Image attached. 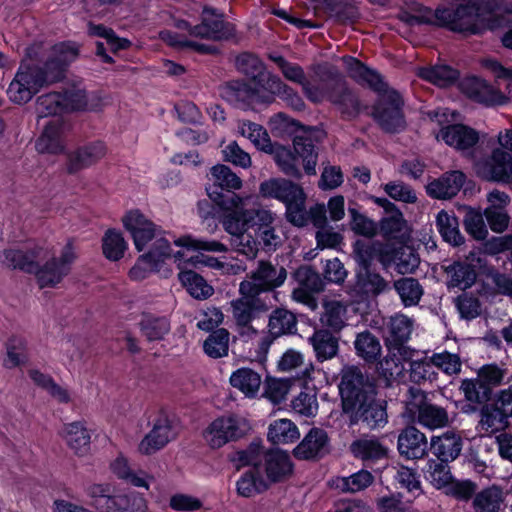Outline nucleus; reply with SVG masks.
Here are the masks:
<instances>
[{
  "label": "nucleus",
  "instance_id": "obj_46",
  "mask_svg": "<svg viewBox=\"0 0 512 512\" xmlns=\"http://www.w3.org/2000/svg\"><path fill=\"white\" fill-rule=\"evenodd\" d=\"M393 288L405 308L417 306L424 295V289L419 280L413 277H402L395 280Z\"/></svg>",
  "mask_w": 512,
  "mask_h": 512
},
{
  "label": "nucleus",
  "instance_id": "obj_56",
  "mask_svg": "<svg viewBox=\"0 0 512 512\" xmlns=\"http://www.w3.org/2000/svg\"><path fill=\"white\" fill-rule=\"evenodd\" d=\"M379 202H384L387 211L391 214L383 217L380 221L379 229L381 234L386 238H396L403 230L405 220L402 213L395 208V205L387 199H379Z\"/></svg>",
  "mask_w": 512,
  "mask_h": 512
},
{
  "label": "nucleus",
  "instance_id": "obj_10",
  "mask_svg": "<svg viewBox=\"0 0 512 512\" xmlns=\"http://www.w3.org/2000/svg\"><path fill=\"white\" fill-rule=\"evenodd\" d=\"M286 278L287 271L283 266L261 260L251 271L249 279L240 283L239 292L262 296L264 293L274 292L275 289L281 287Z\"/></svg>",
  "mask_w": 512,
  "mask_h": 512
},
{
  "label": "nucleus",
  "instance_id": "obj_21",
  "mask_svg": "<svg viewBox=\"0 0 512 512\" xmlns=\"http://www.w3.org/2000/svg\"><path fill=\"white\" fill-rule=\"evenodd\" d=\"M176 435L173 421L166 413L161 412L154 420L150 432L139 443V452L143 455L154 454L175 439Z\"/></svg>",
  "mask_w": 512,
  "mask_h": 512
},
{
  "label": "nucleus",
  "instance_id": "obj_15",
  "mask_svg": "<svg viewBox=\"0 0 512 512\" xmlns=\"http://www.w3.org/2000/svg\"><path fill=\"white\" fill-rule=\"evenodd\" d=\"M235 31V26L224 20L223 13L213 7L204 6L201 22L191 28V36L221 41L234 37Z\"/></svg>",
  "mask_w": 512,
  "mask_h": 512
},
{
  "label": "nucleus",
  "instance_id": "obj_50",
  "mask_svg": "<svg viewBox=\"0 0 512 512\" xmlns=\"http://www.w3.org/2000/svg\"><path fill=\"white\" fill-rule=\"evenodd\" d=\"M104 512H147V502L139 493L117 494L107 500Z\"/></svg>",
  "mask_w": 512,
  "mask_h": 512
},
{
  "label": "nucleus",
  "instance_id": "obj_37",
  "mask_svg": "<svg viewBox=\"0 0 512 512\" xmlns=\"http://www.w3.org/2000/svg\"><path fill=\"white\" fill-rule=\"evenodd\" d=\"M268 488L269 483L262 474V465L249 467L236 481L237 494L244 498L254 497Z\"/></svg>",
  "mask_w": 512,
  "mask_h": 512
},
{
  "label": "nucleus",
  "instance_id": "obj_42",
  "mask_svg": "<svg viewBox=\"0 0 512 512\" xmlns=\"http://www.w3.org/2000/svg\"><path fill=\"white\" fill-rule=\"evenodd\" d=\"M265 91L266 94H271L274 99L276 96L279 97L288 107L295 111H303L306 107L300 94L283 82L278 75L269 77L268 86L265 87Z\"/></svg>",
  "mask_w": 512,
  "mask_h": 512
},
{
  "label": "nucleus",
  "instance_id": "obj_2",
  "mask_svg": "<svg viewBox=\"0 0 512 512\" xmlns=\"http://www.w3.org/2000/svg\"><path fill=\"white\" fill-rule=\"evenodd\" d=\"M272 130L284 131L292 127H300V124L284 113H278L270 119ZM320 131L312 127H302L293 138L294 152L288 147L272 143L266 153L273 155V159L280 170L287 176L299 179L302 174L299 169V158H302L303 168L307 175L316 174L318 152L315 142L319 139Z\"/></svg>",
  "mask_w": 512,
  "mask_h": 512
},
{
  "label": "nucleus",
  "instance_id": "obj_58",
  "mask_svg": "<svg viewBox=\"0 0 512 512\" xmlns=\"http://www.w3.org/2000/svg\"><path fill=\"white\" fill-rule=\"evenodd\" d=\"M36 112L39 118L66 112L62 92H49L40 95L36 99Z\"/></svg>",
  "mask_w": 512,
  "mask_h": 512
},
{
  "label": "nucleus",
  "instance_id": "obj_64",
  "mask_svg": "<svg viewBox=\"0 0 512 512\" xmlns=\"http://www.w3.org/2000/svg\"><path fill=\"white\" fill-rule=\"evenodd\" d=\"M229 332L220 328L213 331L204 341L203 349L212 358H221L228 354Z\"/></svg>",
  "mask_w": 512,
  "mask_h": 512
},
{
  "label": "nucleus",
  "instance_id": "obj_41",
  "mask_svg": "<svg viewBox=\"0 0 512 512\" xmlns=\"http://www.w3.org/2000/svg\"><path fill=\"white\" fill-rule=\"evenodd\" d=\"M308 342L319 362L333 359L339 352V338L327 329L315 330Z\"/></svg>",
  "mask_w": 512,
  "mask_h": 512
},
{
  "label": "nucleus",
  "instance_id": "obj_61",
  "mask_svg": "<svg viewBox=\"0 0 512 512\" xmlns=\"http://www.w3.org/2000/svg\"><path fill=\"white\" fill-rule=\"evenodd\" d=\"M421 76L437 86L447 87L458 80L459 72L448 65H435L423 69Z\"/></svg>",
  "mask_w": 512,
  "mask_h": 512
},
{
  "label": "nucleus",
  "instance_id": "obj_1",
  "mask_svg": "<svg viewBox=\"0 0 512 512\" xmlns=\"http://www.w3.org/2000/svg\"><path fill=\"white\" fill-rule=\"evenodd\" d=\"M339 390L350 424L361 422L376 429L387 423L386 402L377 398L376 386L358 367L351 366L343 371Z\"/></svg>",
  "mask_w": 512,
  "mask_h": 512
},
{
  "label": "nucleus",
  "instance_id": "obj_6",
  "mask_svg": "<svg viewBox=\"0 0 512 512\" xmlns=\"http://www.w3.org/2000/svg\"><path fill=\"white\" fill-rule=\"evenodd\" d=\"M40 46L31 45L26 54L30 61L38 59ZM51 85L40 69V64L23 62L7 88L9 100L18 105L28 103L41 88Z\"/></svg>",
  "mask_w": 512,
  "mask_h": 512
},
{
  "label": "nucleus",
  "instance_id": "obj_20",
  "mask_svg": "<svg viewBox=\"0 0 512 512\" xmlns=\"http://www.w3.org/2000/svg\"><path fill=\"white\" fill-rule=\"evenodd\" d=\"M459 390L464 395V400L458 404L460 411L466 415L479 413L481 419L482 410L492 399L491 389L476 377L463 379Z\"/></svg>",
  "mask_w": 512,
  "mask_h": 512
},
{
  "label": "nucleus",
  "instance_id": "obj_7",
  "mask_svg": "<svg viewBox=\"0 0 512 512\" xmlns=\"http://www.w3.org/2000/svg\"><path fill=\"white\" fill-rule=\"evenodd\" d=\"M231 301V311L238 333L248 338L257 335L258 331L251 325L252 321L268 312L272 302L267 296L245 294Z\"/></svg>",
  "mask_w": 512,
  "mask_h": 512
},
{
  "label": "nucleus",
  "instance_id": "obj_54",
  "mask_svg": "<svg viewBox=\"0 0 512 512\" xmlns=\"http://www.w3.org/2000/svg\"><path fill=\"white\" fill-rule=\"evenodd\" d=\"M300 436L298 427L289 419H277L268 428L267 439L273 444H287Z\"/></svg>",
  "mask_w": 512,
  "mask_h": 512
},
{
  "label": "nucleus",
  "instance_id": "obj_13",
  "mask_svg": "<svg viewBox=\"0 0 512 512\" xmlns=\"http://www.w3.org/2000/svg\"><path fill=\"white\" fill-rule=\"evenodd\" d=\"M250 429L249 422L242 417L221 416L209 424L204 431V438L211 448L216 449L243 438Z\"/></svg>",
  "mask_w": 512,
  "mask_h": 512
},
{
  "label": "nucleus",
  "instance_id": "obj_35",
  "mask_svg": "<svg viewBox=\"0 0 512 512\" xmlns=\"http://www.w3.org/2000/svg\"><path fill=\"white\" fill-rule=\"evenodd\" d=\"M398 451L407 459H420L428 451L427 438L413 426H408L398 436Z\"/></svg>",
  "mask_w": 512,
  "mask_h": 512
},
{
  "label": "nucleus",
  "instance_id": "obj_11",
  "mask_svg": "<svg viewBox=\"0 0 512 512\" xmlns=\"http://www.w3.org/2000/svg\"><path fill=\"white\" fill-rule=\"evenodd\" d=\"M507 388L499 390L493 397L492 403L482 410L479 421L485 432L493 433L506 429L512 419V372L506 381Z\"/></svg>",
  "mask_w": 512,
  "mask_h": 512
},
{
  "label": "nucleus",
  "instance_id": "obj_51",
  "mask_svg": "<svg viewBox=\"0 0 512 512\" xmlns=\"http://www.w3.org/2000/svg\"><path fill=\"white\" fill-rule=\"evenodd\" d=\"M405 367L402 358L389 350L388 354L379 362L378 373L386 387L400 382L404 377Z\"/></svg>",
  "mask_w": 512,
  "mask_h": 512
},
{
  "label": "nucleus",
  "instance_id": "obj_45",
  "mask_svg": "<svg viewBox=\"0 0 512 512\" xmlns=\"http://www.w3.org/2000/svg\"><path fill=\"white\" fill-rule=\"evenodd\" d=\"M62 124L59 120H51L45 126L42 134L36 141V149L40 153L57 154L63 151L61 139Z\"/></svg>",
  "mask_w": 512,
  "mask_h": 512
},
{
  "label": "nucleus",
  "instance_id": "obj_29",
  "mask_svg": "<svg viewBox=\"0 0 512 512\" xmlns=\"http://www.w3.org/2000/svg\"><path fill=\"white\" fill-rule=\"evenodd\" d=\"M463 448V439L461 435L448 430L440 435L431 437L429 450L438 459L444 462L456 460Z\"/></svg>",
  "mask_w": 512,
  "mask_h": 512
},
{
  "label": "nucleus",
  "instance_id": "obj_57",
  "mask_svg": "<svg viewBox=\"0 0 512 512\" xmlns=\"http://www.w3.org/2000/svg\"><path fill=\"white\" fill-rule=\"evenodd\" d=\"M502 502V490L496 486H492L475 495L473 508L475 512H499Z\"/></svg>",
  "mask_w": 512,
  "mask_h": 512
},
{
  "label": "nucleus",
  "instance_id": "obj_9",
  "mask_svg": "<svg viewBox=\"0 0 512 512\" xmlns=\"http://www.w3.org/2000/svg\"><path fill=\"white\" fill-rule=\"evenodd\" d=\"M355 260L358 269H369L373 260H379L384 266L395 264L401 273L411 272L416 266V258L413 256L411 265L397 262V252L394 248L382 244L379 241L357 240L353 246Z\"/></svg>",
  "mask_w": 512,
  "mask_h": 512
},
{
  "label": "nucleus",
  "instance_id": "obj_48",
  "mask_svg": "<svg viewBox=\"0 0 512 512\" xmlns=\"http://www.w3.org/2000/svg\"><path fill=\"white\" fill-rule=\"evenodd\" d=\"M261 383L260 374L250 368H239L230 376V384L249 398L258 394Z\"/></svg>",
  "mask_w": 512,
  "mask_h": 512
},
{
  "label": "nucleus",
  "instance_id": "obj_4",
  "mask_svg": "<svg viewBox=\"0 0 512 512\" xmlns=\"http://www.w3.org/2000/svg\"><path fill=\"white\" fill-rule=\"evenodd\" d=\"M43 251L41 247L27 251L7 249L1 252L0 260L9 268L34 273L40 288L54 287L69 274L77 255L72 242L69 241L63 247L59 258L53 257L43 266H39L37 259L41 258Z\"/></svg>",
  "mask_w": 512,
  "mask_h": 512
},
{
  "label": "nucleus",
  "instance_id": "obj_31",
  "mask_svg": "<svg viewBox=\"0 0 512 512\" xmlns=\"http://www.w3.org/2000/svg\"><path fill=\"white\" fill-rule=\"evenodd\" d=\"M184 255L185 254L181 251H177L173 254L174 262L177 263L179 269H181L178 275L180 282L195 299L209 298L214 293L213 287L198 273L192 270L182 269V264L185 262Z\"/></svg>",
  "mask_w": 512,
  "mask_h": 512
},
{
  "label": "nucleus",
  "instance_id": "obj_59",
  "mask_svg": "<svg viewBox=\"0 0 512 512\" xmlns=\"http://www.w3.org/2000/svg\"><path fill=\"white\" fill-rule=\"evenodd\" d=\"M140 330L148 341H159L170 331V322L166 317L144 315L141 319Z\"/></svg>",
  "mask_w": 512,
  "mask_h": 512
},
{
  "label": "nucleus",
  "instance_id": "obj_17",
  "mask_svg": "<svg viewBox=\"0 0 512 512\" xmlns=\"http://www.w3.org/2000/svg\"><path fill=\"white\" fill-rule=\"evenodd\" d=\"M78 53V46L73 42L57 43L51 48L40 69L51 84L57 83L64 79L67 67L77 58Z\"/></svg>",
  "mask_w": 512,
  "mask_h": 512
},
{
  "label": "nucleus",
  "instance_id": "obj_12",
  "mask_svg": "<svg viewBox=\"0 0 512 512\" xmlns=\"http://www.w3.org/2000/svg\"><path fill=\"white\" fill-rule=\"evenodd\" d=\"M213 184L206 188L209 198L219 207H235L241 197L233 191L242 186V180L226 165L211 168Z\"/></svg>",
  "mask_w": 512,
  "mask_h": 512
},
{
  "label": "nucleus",
  "instance_id": "obj_8",
  "mask_svg": "<svg viewBox=\"0 0 512 512\" xmlns=\"http://www.w3.org/2000/svg\"><path fill=\"white\" fill-rule=\"evenodd\" d=\"M320 91L323 94L321 102L330 101L345 117L354 118L359 114L358 97L347 87L345 80L336 69L327 70L325 78L321 79Z\"/></svg>",
  "mask_w": 512,
  "mask_h": 512
},
{
  "label": "nucleus",
  "instance_id": "obj_28",
  "mask_svg": "<svg viewBox=\"0 0 512 512\" xmlns=\"http://www.w3.org/2000/svg\"><path fill=\"white\" fill-rule=\"evenodd\" d=\"M220 208L224 211L221 223L225 231L232 235V238L253 227L257 219L256 214L260 211V209H244L242 200L235 207Z\"/></svg>",
  "mask_w": 512,
  "mask_h": 512
},
{
  "label": "nucleus",
  "instance_id": "obj_16",
  "mask_svg": "<svg viewBox=\"0 0 512 512\" xmlns=\"http://www.w3.org/2000/svg\"><path fill=\"white\" fill-rule=\"evenodd\" d=\"M222 98L236 108L247 109L253 103L271 104L274 98L260 87H252L246 81H230L221 89Z\"/></svg>",
  "mask_w": 512,
  "mask_h": 512
},
{
  "label": "nucleus",
  "instance_id": "obj_40",
  "mask_svg": "<svg viewBox=\"0 0 512 512\" xmlns=\"http://www.w3.org/2000/svg\"><path fill=\"white\" fill-rule=\"evenodd\" d=\"M352 454L366 465L387 458L388 449L375 437H363L352 442Z\"/></svg>",
  "mask_w": 512,
  "mask_h": 512
},
{
  "label": "nucleus",
  "instance_id": "obj_36",
  "mask_svg": "<svg viewBox=\"0 0 512 512\" xmlns=\"http://www.w3.org/2000/svg\"><path fill=\"white\" fill-rule=\"evenodd\" d=\"M235 64L239 72L250 78L257 86L262 87L264 90L268 86L269 77L276 76L271 72H267L262 60L252 53H241L236 57Z\"/></svg>",
  "mask_w": 512,
  "mask_h": 512
},
{
  "label": "nucleus",
  "instance_id": "obj_49",
  "mask_svg": "<svg viewBox=\"0 0 512 512\" xmlns=\"http://www.w3.org/2000/svg\"><path fill=\"white\" fill-rule=\"evenodd\" d=\"M373 475L367 470H359L347 477H335L329 481L331 488L343 493H356L366 489L372 484Z\"/></svg>",
  "mask_w": 512,
  "mask_h": 512
},
{
  "label": "nucleus",
  "instance_id": "obj_47",
  "mask_svg": "<svg viewBox=\"0 0 512 512\" xmlns=\"http://www.w3.org/2000/svg\"><path fill=\"white\" fill-rule=\"evenodd\" d=\"M449 277L448 286L466 290L476 281L475 267L467 262H454L445 268Z\"/></svg>",
  "mask_w": 512,
  "mask_h": 512
},
{
  "label": "nucleus",
  "instance_id": "obj_55",
  "mask_svg": "<svg viewBox=\"0 0 512 512\" xmlns=\"http://www.w3.org/2000/svg\"><path fill=\"white\" fill-rule=\"evenodd\" d=\"M426 480L436 489L446 488L453 482L449 462L430 459L424 471Z\"/></svg>",
  "mask_w": 512,
  "mask_h": 512
},
{
  "label": "nucleus",
  "instance_id": "obj_39",
  "mask_svg": "<svg viewBox=\"0 0 512 512\" xmlns=\"http://www.w3.org/2000/svg\"><path fill=\"white\" fill-rule=\"evenodd\" d=\"M303 189L286 179H269L260 184V193L263 197L280 200L285 206L293 199L302 195Z\"/></svg>",
  "mask_w": 512,
  "mask_h": 512
},
{
  "label": "nucleus",
  "instance_id": "obj_18",
  "mask_svg": "<svg viewBox=\"0 0 512 512\" xmlns=\"http://www.w3.org/2000/svg\"><path fill=\"white\" fill-rule=\"evenodd\" d=\"M475 171L487 181L512 183V157L501 149H494L489 157L475 163Z\"/></svg>",
  "mask_w": 512,
  "mask_h": 512
},
{
  "label": "nucleus",
  "instance_id": "obj_62",
  "mask_svg": "<svg viewBox=\"0 0 512 512\" xmlns=\"http://www.w3.org/2000/svg\"><path fill=\"white\" fill-rule=\"evenodd\" d=\"M411 332V320L405 315H397L391 318L387 341L394 347L398 348L408 341Z\"/></svg>",
  "mask_w": 512,
  "mask_h": 512
},
{
  "label": "nucleus",
  "instance_id": "obj_32",
  "mask_svg": "<svg viewBox=\"0 0 512 512\" xmlns=\"http://www.w3.org/2000/svg\"><path fill=\"white\" fill-rule=\"evenodd\" d=\"M266 473L269 485L285 480L293 472V464L289 454L282 450H270L264 455L262 472Z\"/></svg>",
  "mask_w": 512,
  "mask_h": 512
},
{
  "label": "nucleus",
  "instance_id": "obj_19",
  "mask_svg": "<svg viewBox=\"0 0 512 512\" xmlns=\"http://www.w3.org/2000/svg\"><path fill=\"white\" fill-rule=\"evenodd\" d=\"M171 257L173 258V254L169 241L159 238L153 242L147 253L137 259L129 271V276L135 281L145 279L151 272L159 270L160 265Z\"/></svg>",
  "mask_w": 512,
  "mask_h": 512
},
{
  "label": "nucleus",
  "instance_id": "obj_33",
  "mask_svg": "<svg viewBox=\"0 0 512 512\" xmlns=\"http://www.w3.org/2000/svg\"><path fill=\"white\" fill-rule=\"evenodd\" d=\"M256 217L253 227H256L255 237L259 246L265 251H275L281 243V238L273 227L275 215L269 210L260 209Z\"/></svg>",
  "mask_w": 512,
  "mask_h": 512
},
{
  "label": "nucleus",
  "instance_id": "obj_43",
  "mask_svg": "<svg viewBox=\"0 0 512 512\" xmlns=\"http://www.w3.org/2000/svg\"><path fill=\"white\" fill-rule=\"evenodd\" d=\"M63 437L67 445L77 454L85 455L90 449L91 434L85 423L76 421L66 424Z\"/></svg>",
  "mask_w": 512,
  "mask_h": 512
},
{
  "label": "nucleus",
  "instance_id": "obj_63",
  "mask_svg": "<svg viewBox=\"0 0 512 512\" xmlns=\"http://www.w3.org/2000/svg\"><path fill=\"white\" fill-rule=\"evenodd\" d=\"M127 243L122 234L115 229L105 232L102 239V250L105 257L111 261H118L124 255Z\"/></svg>",
  "mask_w": 512,
  "mask_h": 512
},
{
  "label": "nucleus",
  "instance_id": "obj_26",
  "mask_svg": "<svg viewBox=\"0 0 512 512\" xmlns=\"http://www.w3.org/2000/svg\"><path fill=\"white\" fill-rule=\"evenodd\" d=\"M330 439L327 432L313 427L301 442L293 449V455L299 460H316L329 452Z\"/></svg>",
  "mask_w": 512,
  "mask_h": 512
},
{
  "label": "nucleus",
  "instance_id": "obj_30",
  "mask_svg": "<svg viewBox=\"0 0 512 512\" xmlns=\"http://www.w3.org/2000/svg\"><path fill=\"white\" fill-rule=\"evenodd\" d=\"M106 154V146L101 141L92 142L77 148L67 156V171L70 174L97 163Z\"/></svg>",
  "mask_w": 512,
  "mask_h": 512
},
{
  "label": "nucleus",
  "instance_id": "obj_38",
  "mask_svg": "<svg viewBox=\"0 0 512 512\" xmlns=\"http://www.w3.org/2000/svg\"><path fill=\"white\" fill-rule=\"evenodd\" d=\"M112 473L125 483L137 488L149 489V479H152L145 471L135 469L128 459L122 454L118 455L111 463Z\"/></svg>",
  "mask_w": 512,
  "mask_h": 512
},
{
  "label": "nucleus",
  "instance_id": "obj_23",
  "mask_svg": "<svg viewBox=\"0 0 512 512\" xmlns=\"http://www.w3.org/2000/svg\"><path fill=\"white\" fill-rule=\"evenodd\" d=\"M390 283L379 273L369 269H357L350 293L357 301H366L390 291Z\"/></svg>",
  "mask_w": 512,
  "mask_h": 512
},
{
  "label": "nucleus",
  "instance_id": "obj_53",
  "mask_svg": "<svg viewBox=\"0 0 512 512\" xmlns=\"http://www.w3.org/2000/svg\"><path fill=\"white\" fill-rule=\"evenodd\" d=\"M354 348L357 356L367 363L376 362L382 349L378 338L367 330L357 334L354 341Z\"/></svg>",
  "mask_w": 512,
  "mask_h": 512
},
{
  "label": "nucleus",
  "instance_id": "obj_5",
  "mask_svg": "<svg viewBox=\"0 0 512 512\" xmlns=\"http://www.w3.org/2000/svg\"><path fill=\"white\" fill-rule=\"evenodd\" d=\"M484 2L485 0H454L447 6H439L434 12L435 24L457 33L480 34V15Z\"/></svg>",
  "mask_w": 512,
  "mask_h": 512
},
{
  "label": "nucleus",
  "instance_id": "obj_24",
  "mask_svg": "<svg viewBox=\"0 0 512 512\" xmlns=\"http://www.w3.org/2000/svg\"><path fill=\"white\" fill-rule=\"evenodd\" d=\"M439 137L466 157L474 156L475 146L480 139L477 130L464 124H450L443 127Z\"/></svg>",
  "mask_w": 512,
  "mask_h": 512
},
{
  "label": "nucleus",
  "instance_id": "obj_14",
  "mask_svg": "<svg viewBox=\"0 0 512 512\" xmlns=\"http://www.w3.org/2000/svg\"><path fill=\"white\" fill-rule=\"evenodd\" d=\"M408 391L414 400H418V403L410 400L406 404V409L420 425L431 430L448 425L449 416L445 408L425 402L426 397L420 389L411 387Z\"/></svg>",
  "mask_w": 512,
  "mask_h": 512
},
{
  "label": "nucleus",
  "instance_id": "obj_60",
  "mask_svg": "<svg viewBox=\"0 0 512 512\" xmlns=\"http://www.w3.org/2000/svg\"><path fill=\"white\" fill-rule=\"evenodd\" d=\"M174 244L178 247H185L188 249L196 250L199 253H226L228 251L227 245L218 240L193 238L191 236H183L177 238L174 240Z\"/></svg>",
  "mask_w": 512,
  "mask_h": 512
},
{
  "label": "nucleus",
  "instance_id": "obj_3",
  "mask_svg": "<svg viewBox=\"0 0 512 512\" xmlns=\"http://www.w3.org/2000/svg\"><path fill=\"white\" fill-rule=\"evenodd\" d=\"M349 76L360 85H366L378 94L372 116L378 125L388 133H397L406 126L403 113L404 101L394 89H388L383 77L352 56L343 57Z\"/></svg>",
  "mask_w": 512,
  "mask_h": 512
},
{
  "label": "nucleus",
  "instance_id": "obj_25",
  "mask_svg": "<svg viewBox=\"0 0 512 512\" xmlns=\"http://www.w3.org/2000/svg\"><path fill=\"white\" fill-rule=\"evenodd\" d=\"M123 224L126 230L130 232L138 251H142L148 242L154 238L155 241L164 238L162 230L138 210L128 212L123 218Z\"/></svg>",
  "mask_w": 512,
  "mask_h": 512
},
{
  "label": "nucleus",
  "instance_id": "obj_52",
  "mask_svg": "<svg viewBox=\"0 0 512 512\" xmlns=\"http://www.w3.org/2000/svg\"><path fill=\"white\" fill-rule=\"evenodd\" d=\"M436 227L445 242L453 246L464 243L465 239L459 231L458 219L454 215L445 210L439 211L436 216Z\"/></svg>",
  "mask_w": 512,
  "mask_h": 512
},
{
  "label": "nucleus",
  "instance_id": "obj_27",
  "mask_svg": "<svg viewBox=\"0 0 512 512\" xmlns=\"http://www.w3.org/2000/svg\"><path fill=\"white\" fill-rule=\"evenodd\" d=\"M460 88L467 97L486 106L500 105L505 102V96L498 89L476 76L463 79Z\"/></svg>",
  "mask_w": 512,
  "mask_h": 512
},
{
  "label": "nucleus",
  "instance_id": "obj_34",
  "mask_svg": "<svg viewBox=\"0 0 512 512\" xmlns=\"http://www.w3.org/2000/svg\"><path fill=\"white\" fill-rule=\"evenodd\" d=\"M465 180L466 175L462 171L446 172L427 185V194L435 199H450L457 195Z\"/></svg>",
  "mask_w": 512,
  "mask_h": 512
},
{
  "label": "nucleus",
  "instance_id": "obj_22",
  "mask_svg": "<svg viewBox=\"0 0 512 512\" xmlns=\"http://www.w3.org/2000/svg\"><path fill=\"white\" fill-rule=\"evenodd\" d=\"M269 59L273 61L281 71L284 78L290 82L299 85L306 98L315 104L321 103L323 94L320 91L321 83L318 85L312 84L304 71V69L297 63L286 60L281 55L270 54Z\"/></svg>",
  "mask_w": 512,
  "mask_h": 512
},
{
  "label": "nucleus",
  "instance_id": "obj_44",
  "mask_svg": "<svg viewBox=\"0 0 512 512\" xmlns=\"http://www.w3.org/2000/svg\"><path fill=\"white\" fill-rule=\"evenodd\" d=\"M297 318L285 308H276L269 315L267 330L277 338L297 332Z\"/></svg>",
  "mask_w": 512,
  "mask_h": 512
}]
</instances>
